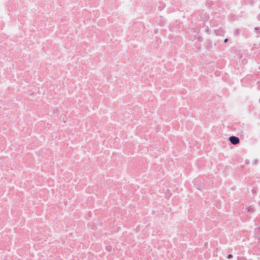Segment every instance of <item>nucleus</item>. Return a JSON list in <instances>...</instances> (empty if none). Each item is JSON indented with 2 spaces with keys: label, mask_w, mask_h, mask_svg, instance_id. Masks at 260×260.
Returning a JSON list of instances; mask_svg holds the SVG:
<instances>
[{
  "label": "nucleus",
  "mask_w": 260,
  "mask_h": 260,
  "mask_svg": "<svg viewBox=\"0 0 260 260\" xmlns=\"http://www.w3.org/2000/svg\"><path fill=\"white\" fill-rule=\"evenodd\" d=\"M231 143L234 145L237 144L239 143V139L236 136H231L229 138Z\"/></svg>",
  "instance_id": "f257e3e1"
},
{
  "label": "nucleus",
  "mask_w": 260,
  "mask_h": 260,
  "mask_svg": "<svg viewBox=\"0 0 260 260\" xmlns=\"http://www.w3.org/2000/svg\"><path fill=\"white\" fill-rule=\"evenodd\" d=\"M226 41H227V39H225L224 40V42H226Z\"/></svg>",
  "instance_id": "f03ea898"
}]
</instances>
